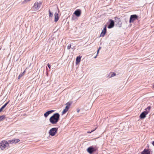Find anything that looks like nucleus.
<instances>
[{"label":"nucleus","mask_w":154,"mask_h":154,"mask_svg":"<svg viewBox=\"0 0 154 154\" xmlns=\"http://www.w3.org/2000/svg\"><path fill=\"white\" fill-rule=\"evenodd\" d=\"M60 117L58 113H54L50 118L49 121L52 124H56L59 120Z\"/></svg>","instance_id":"1"},{"label":"nucleus","mask_w":154,"mask_h":154,"mask_svg":"<svg viewBox=\"0 0 154 154\" xmlns=\"http://www.w3.org/2000/svg\"><path fill=\"white\" fill-rule=\"evenodd\" d=\"M151 107L148 106L147 108L145 109V111L143 112L140 115V117L141 119H144L145 118L146 115H147L149 112V110L150 109Z\"/></svg>","instance_id":"2"},{"label":"nucleus","mask_w":154,"mask_h":154,"mask_svg":"<svg viewBox=\"0 0 154 154\" xmlns=\"http://www.w3.org/2000/svg\"><path fill=\"white\" fill-rule=\"evenodd\" d=\"M97 149L96 146H91L87 149V151L90 154H92L94 152L97 151Z\"/></svg>","instance_id":"3"},{"label":"nucleus","mask_w":154,"mask_h":154,"mask_svg":"<svg viewBox=\"0 0 154 154\" xmlns=\"http://www.w3.org/2000/svg\"><path fill=\"white\" fill-rule=\"evenodd\" d=\"M9 144L6 141H2L0 143V147L2 150H3L7 146H8Z\"/></svg>","instance_id":"4"},{"label":"nucleus","mask_w":154,"mask_h":154,"mask_svg":"<svg viewBox=\"0 0 154 154\" xmlns=\"http://www.w3.org/2000/svg\"><path fill=\"white\" fill-rule=\"evenodd\" d=\"M42 5V3L39 2V3L38 2H35L34 4V6L32 7V9L35 11H36L38 10L41 7Z\"/></svg>","instance_id":"5"},{"label":"nucleus","mask_w":154,"mask_h":154,"mask_svg":"<svg viewBox=\"0 0 154 154\" xmlns=\"http://www.w3.org/2000/svg\"><path fill=\"white\" fill-rule=\"evenodd\" d=\"M57 130L58 128H52L50 130L49 134L52 136H54L57 133Z\"/></svg>","instance_id":"6"},{"label":"nucleus","mask_w":154,"mask_h":154,"mask_svg":"<svg viewBox=\"0 0 154 154\" xmlns=\"http://www.w3.org/2000/svg\"><path fill=\"white\" fill-rule=\"evenodd\" d=\"M138 17V16L136 14H133L131 15L130 17L129 22L130 23L133 22L134 21L137 19Z\"/></svg>","instance_id":"7"},{"label":"nucleus","mask_w":154,"mask_h":154,"mask_svg":"<svg viewBox=\"0 0 154 154\" xmlns=\"http://www.w3.org/2000/svg\"><path fill=\"white\" fill-rule=\"evenodd\" d=\"M106 32V25H105L104 27L101 32L100 36V37H104Z\"/></svg>","instance_id":"8"},{"label":"nucleus","mask_w":154,"mask_h":154,"mask_svg":"<svg viewBox=\"0 0 154 154\" xmlns=\"http://www.w3.org/2000/svg\"><path fill=\"white\" fill-rule=\"evenodd\" d=\"M109 21H110V23L108 26V28L109 29L112 28L114 25V22L113 20L110 19Z\"/></svg>","instance_id":"9"},{"label":"nucleus","mask_w":154,"mask_h":154,"mask_svg":"<svg viewBox=\"0 0 154 154\" xmlns=\"http://www.w3.org/2000/svg\"><path fill=\"white\" fill-rule=\"evenodd\" d=\"M73 14H75L76 16L79 17L80 16L81 14V11L80 9H77L76 10Z\"/></svg>","instance_id":"10"},{"label":"nucleus","mask_w":154,"mask_h":154,"mask_svg":"<svg viewBox=\"0 0 154 154\" xmlns=\"http://www.w3.org/2000/svg\"><path fill=\"white\" fill-rule=\"evenodd\" d=\"M54 110H51L47 111L44 114V116L45 118H47L48 116L51 113L54 112Z\"/></svg>","instance_id":"11"},{"label":"nucleus","mask_w":154,"mask_h":154,"mask_svg":"<svg viewBox=\"0 0 154 154\" xmlns=\"http://www.w3.org/2000/svg\"><path fill=\"white\" fill-rule=\"evenodd\" d=\"M141 154H150V152L148 149H145L141 152Z\"/></svg>","instance_id":"12"},{"label":"nucleus","mask_w":154,"mask_h":154,"mask_svg":"<svg viewBox=\"0 0 154 154\" xmlns=\"http://www.w3.org/2000/svg\"><path fill=\"white\" fill-rule=\"evenodd\" d=\"M59 20L58 14L57 13H55L54 14V21L57 22Z\"/></svg>","instance_id":"13"},{"label":"nucleus","mask_w":154,"mask_h":154,"mask_svg":"<svg viewBox=\"0 0 154 154\" xmlns=\"http://www.w3.org/2000/svg\"><path fill=\"white\" fill-rule=\"evenodd\" d=\"M116 75V74L115 72H110L107 76V77L111 78Z\"/></svg>","instance_id":"14"},{"label":"nucleus","mask_w":154,"mask_h":154,"mask_svg":"<svg viewBox=\"0 0 154 154\" xmlns=\"http://www.w3.org/2000/svg\"><path fill=\"white\" fill-rule=\"evenodd\" d=\"M81 57L78 56L77 57L76 59V64H77L78 63H79L80 62L81 60Z\"/></svg>","instance_id":"15"},{"label":"nucleus","mask_w":154,"mask_h":154,"mask_svg":"<svg viewBox=\"0 0 154 154\" xmlns=\"http://www.w3.org/2000/svg\"><path fill=\"white\" fill-rule=\"evenodd\" d=\"M25 72H26V70H25L23 72L21 73L19 75V76L18 77V79H20L24 75V73Z\"/></svg>","instance_id":"16"},{"label":"nucleus","mask_w":154,"mask_h":154,"mask_svg":"<svg viewBox=\"0 0 154 154\" xmlns=\"http://www.w3.org/2000/svg\"><path fill=\"white\" fill-rule=\"evenodd\" d=\"M48 12L49 13V17H52L53 16V13L51 12L50 10H49Z\"/></svg>","instance_id":"17"},{"label":"nucleus","mask_w":154,"mask_h":154,"mask_svg":"<svg viewBox=\"0 0 154 154\" xmlns=\"http://www.w3.org/2000/svg\"><path fill=\"white\" fill-rule=\"evenodd\" d=\"M8 143H14L15 140H14V139L12 140H9L8 141Z\"/></svg>","instance_id":"18"},{"label":"nucleus","mask_w":154,"mask_h":154,"mask_svg":"<svg viewBox=\"0 0 154 154\" xmlns=\"http://www.w3.org/2000/svg\"><path fill=\"white\" fill-rule=\"evenodd\" d=\"M5 116L4 115L0 116V121H2L5 118Z\"/></svg>","instance_id":"19"},{"label":"nucleus","mask_w":154,"mask_h":154,"mask_svg":"<svg viewBox=\"0 0 154 154\" xmlns=\"http://www.w3.org/2000/svg\"><path fill=\"white\" fill-rule=\"evenodd\" d=\"M14 140H15L14 143H18L20 140L18 139H14Z\"/></svg>","instance_id":"20"},{"label":"nucleus","mask_w":154,"mask_h":154,"mask_svg":"<svg viewBox=\"0 0 154 154\" xmlns=\"http://www.w3.org/2000/svg\"><path fill=\"white\" fill-rule=\"evenodd\" d=\"M31 0H24L23 2V4H24V3H26L27 2H29V1H30Z\"/></svg>","instance_id":"21"},{"label":"nucleus","mask_w":154,"mask_h":154,"mask_svg":"<svg viewBox=\"0 0 154 154\" xmlns=\"http://www.w3.org/2000/svg\"><path fill=\"white\" fill-rule=\"evenodd\" d=\"M5 107V106L3 105L0 109V112H1Z\"/></svg>","instance_id":"22"},{"label":"nucleus","mask_w":154,"mask_h":154,"mask_svg":"<svg viewBox=\"0 0 154 154\" xmlns=\"http://www.w3.org/2000/svg\"><path fill=\"white\" fill-rule=\"evenodd\" d=\"M67 110H66V109H63V111L62 112V114H64L65 113L67 112Z\"/></svg>","instance_id":"23"},{"label":"nucleus","mask_w":154,"mask_h":154,"mask_svg":"<svg viewBox=\"0 0 154 154\" xmlns=\"http://www.w3.org/2000/svg\"><path fill=\"white\" fill-rule=\"evenodd\" d=\"M71 44H69L67 46V49L69 50L71 47Z\"/></svg>","instance_id":"24"},{"label":"nucleus","mask_w":154,"mask_h":154,"mask_svg":"<svg viewBox=\"0 0 154 154\" xmlns=\"http://www.w3.org/2000/svg\"><path fill=\"white\" fill-rule=\"evenodd\" d=\"M69 106H68V105H67L66 106V107H65V109H66V110L68 111V109H69Z\"/></svg>","instance_id":"25"},{"label":"nucleus","mask_w":154,"mask_h":154,"mask_svg":"<svg viewBox=\"0 0 154 154\" xmlns=\"http://www.w3.org/2000/svg\"><path fill=\"white\" fill-rule=\"evenodd\" d=\"M9 101H8V102L6 103L4 105H3L5 106V107L9 103Z\"/></svg>","instance_id":"26"},{"label":"nucleus","mask_w":154,"mask_h":154,"mask_svg":"<svg viewBox=\"0 0 154 154\" xmlns=\"http://www.w3.org/2000/svg\"><path fill=\"white\" fill-rule=\"evenodd\" d=\"M75 18H76V17L75 16H73L72 17V20H74Z\"/></svg>","instance_id":"27"},{"label":"nucleus","mask_w":154,"mask_h":154,"mask_svg":"<svg viewBox=\"0 0 154 154\" xmlns=\"http://www.w3.org/2000/svg\"><path fill=\"white\" fill-rule=\"evenodd\" d=\"M66 104L68 106H69H69L70 105H71V104L70 103H69V102H68Z\"/></svg>","instance_id":"28"},{"label":"nucleus","mask_w":154,"mask_h":154,"mask_svg":"<svg viewBox=\"0 0 154 154\" xmlns=\"http://www.w3.org/2000/svg\"><path fill=\"white\" fill-rule=\"evenodd\" d=\"M95 130H95H93L91 131H88V132H87V133H91L92 132L94 131Z\"/></svg>","instance_id":"29"},{"label":"nucleus","mask_w":154,"mask_h":154,"mask_svg":"<svg viewBox=\"0 0 154 154\" xmlns=\"http://www.w3.org/2000/svg\"><path fill=\"white\" fill-rule=\"evenodd\" d=\"M47 66H48V68H49V69H50V68H51L50 65L49 63H48L47 64Z\"/></svg>","instance_id":"30"},{"label":"nucleus","mask_w":154,"mask_h":154,"mask_svg":"<svg viewBox=\"0 0 154 154\" xmlns=\"http://www.w3.org/2000/svg\"><path fill=\"white\" fill-rule=\"evenodd\" d=\"M99 50H97V54L98 55V53H99Z\"/></svg>","instance_id":"31"},{"label":"nucleus","mask_w":154,"mask_h":154,"mask_svg":"<svg viewBox=\"0 0 154 154\" xmlns=\"http://www.w3.org/2000/svg\"><path fill=\"white\" fill-rule=\"evenodd\" d=\"M97 55H98L97 54V55L95 56L94 58H96L97 57Z\"/></svg>","instance_id":"32"},{"label":"nucleus","mask_w":154,"mask_h":154,"mask_svg":"<svg viewBox=\"0 0 154 154\" xmlns=\"http://www.w3.org/2000/svg\"><path fill=\"white\" fill-rule=\"evenodd\" d=\"M152 144L154 146V141L152 142Z\"/></svg>","instance_id":"33"},{"label":"nucleus","mask_w":154,"mask_h":154,"mask_svg":"<svg viewBox=\"0 0 154 154\" xmlns=\"http://www.w3.org/2000/svg\"><path fill=\"white\" fill-rule=\"evenodd\" d=\"M101 47H99V48L98 50H100L101 49Z\"/></svg>","instance_id":"34"},{"label":"nucleus","mask_w":154,"mask_h":154,"mask_svg":"<svg viewBox=\"0 0 154 154\" xmlns=\"http://www.w3.org/2000/svg\"><path fill=\"white\" fill-rule=\"evenodd\" d=\"M153 88L154 89V85L152 86Z\"/></svg>","instance_id":"35"},{"label":"nucleus","mask_w":154,"mask_h":154,"mask_svg":"<svg viewBox=\"0 0 154 154\" xmlns=\"http://www.w3.org/2000/svg\"><path fill=\"white\" fill-rule=\"evenodd\" d=\"M79 112V110H78V111H77V112Z\"/></svg>","instance_id":"36"}]
</instances>
